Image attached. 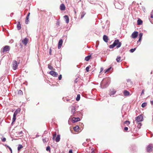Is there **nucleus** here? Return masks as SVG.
<instances>
[{"mask_svg":"<svg viewBox=\"0 0 153 153\" xmlns=\"http://www.w3.org/2000/svg\"><path fill=\"white\" fill-rule=\"evenodd\" d=\"M60 135L59 134L58 135L55 139V141L56 142H59L60 140Z\"/></svg>","mask_w":153,"mask_h":153,"instance_id":"aec40b11","label":"nucleus"},{"mask_svg":"<svg viewBox=\"0 0 153 153\" xmlns=\"http://www.w3.org/2000/svg\"><path fill=\"white\" fill-rule=\"evenodd\" d=\"M30 13L29 12L27 14L26 18V20L25 21V23L26 24H27L29 22V18L30 15Z\"/></svg>","mask_w":153,"mask_h":153,"instance_id":"4468645a","label":"nucleus"},{"mask_svg":"<svg viewBox=\"0 0 153 153\" xmlns=\"http://www.w3.org/2000/svg\"><path fill=\"white\" fill-rule=\"evenodd\" d=\"M10 47L8 45L5 46L1 50V52L4 53L10 50Z\"/></svg>","mask_w":153,"mask_h":153,"instance_id":"39448f33","label":"nucleus"},{"mask_svg":"<svg viewBox=\"0 0 153 153\" xmlns=\"http://www.w3.org/2000/svg\"><path fill=\"white\" fill-rule=\"evenodd\" d=\"M138 33V32L137 31L134 32L131 35V37L133 39L136 38L137 36Z\"/></svg>","mask_w":153,"mask_h":153,"instance_id":"423d86ee","label":"nucleus"},{"mask_svg":"<svg viewBox=\"0 0 153 153\" xmlns=\"http://www.w3.org/2000/svg\"><path fill=\"white\" fill-rule=\"evenodd\" d=\"M91 57V55L88 56H86L85 58V61H88L90 59Z\"/></svg>","mask_w":153,"mask_h":153,"instance_id":"5701e85b","label":"nucleus"},{"mask_svg":"<svg viewBox=\"0 0 153 153\" xmlns=\"http://www.w3.org/2000/svg\"><path fill=\"white\" fill-rule=\"evenodd\" d=\"M60 8L61 10H65V7L64 4H61L60 6Z\"/></svg>","mask_w":153,"mask_h":153,"instance_id":"f3484780","label":"nucleus"},{"mask_svg":"<svg viewBox=\"0 0 153 153\" xmlns=\"http://www.w3.org/2000/svg\"><path fill=\"white\" fill-rule=\"evenodd\" d=\"M80 120V119L79 117H73L72 118V121L73 123H75L77 122L78 121H79Z\"/></svg>","mask_w":153,"mask_h":153,"instance_id":"dca6fc26","label":"nucleus"},{"mask_svg":"<svg viewBox=\"0 0 153 153\" xmlns=\"http://www.w3.org/2000/svg\"><path fill=\"white\" fill-rule=\"evenodd\" d=\"M151 103L152 105H153V101H151Z\"/></svg>","mask_w":153,"mask_h":153,"instance_id":"3c124183","label":"nucleus"},{"mask_svg":"<svg viewBox=\"0 0 153 153\" xmlns=\"http://www.w3.org/2000/svg\"><path fill=\"white\" fill-rule=\"evenodd\" d=\"M19 93L20 94H22V92L21 90H20L19 91Z\"/></svg>","mask_w":153,"mask_h":153,"instance_id":"a18cd8bd","label":"nucleus"},{"mask_svg":"<svg viewBox=\"0 0 153 153\" xmlns=\"http://www.w3.org/2000/svg\"><path fill=\"white\" fill-rule=\"evenodd\" d=\"M130 122L128 121H125L124 122V124H127V126H128L129 124H130Z\"/></svg>","mask_w":153,"mask_h":153,"instance_id":"c85d7f7f","label":"nucleus"},{"mask_svg":"<svg viewBox=\"0 0 153 153\" xmlns=\"http://www.w3.org/2000/svg\"><path fill=\"white\" fill-rule=\"evenodd\" d=\"M17 67L18 65L17 62L16 60H14L13 64V68L14 70H15L17 69Z\"/></svg>","mask_w":153,"mask_h":153,"instance_id":"0eeeda50","label":"nucleus"},{"mask_svg":"<svg viewBox=\"0 0 153 153\" xmlns=\"http://www.w3.org/2000/svg\"><path fill=\"white\" fill-rule=\"evenodd\" d=\"M142 124L140 123H139L137 126L138 127L140 128V127L141 126Z\"/></svg>","mask_w":153,"mask_h":153,"instance_id":"79ce46f5","label":"nucleus"},{"mask_svg":"<svg viewBox=\"0 0 153 153\" xmlns=\"http://www.w3.org/2000/svg\"><path fill=\"white\" fill-rule=\"evenodd\" d=\"M137 25H141L142 24L143 22L141 20L139 19L137 21Z\"/></svg>","mask_w":153,"mask_h":153,"instance_id":"4be33fe9","label":"nucleus"},{"mask_svg":"<svg viewBox=\"0 0 153 153\" xmlns=\"http://www.w3.org/2000/svg\"><path fill=\"white\" fill-rule=\"evenodd\" d=\"M103 39L104 41L106 42H108L109 40L108 36L106 35H104L103 36Z\"/></svg>","mask_w":153,"mask_h":153,"instance_id":"ddd939ff","label":"nucleus"},{"mask_svg":"<svg viewBox=\"0 0 153 153\" xmlns=\"http://www.w3.org/2000/svg\"><path fill=\"white\" fill-rule=\"evenodd\" d=\"M146 150L148 152H150L153 151V146L152 144H149L146 148Z\"/></svg>","mask_w":153,"mask_h":153,"instance_id":"20e7f679","label":"nucleus"},{"mask_svg":"<svg viewBox=\"0 0 153 153\" xmlns=\"http://www.w3.org/2000/svg\"><path fill=\"white\" fill-rule=\"evenodd\" d=\"M75 108L74 106H72L71 108V113L73 114V115L74 116H76L75 115L76 113H75Z\"/></svg>","mask_w":153,"mask_h":153,"instance_id":"1a4fd4ad","label":"nucleus"},{"mask_svg":"<svg viewBox=\"0 0 153 153\" xmlns=\"http://www.w3.org/2000/svg\"><path fill=\"white\" fill-rule=\"evenodd\" d=\"M65 21L67 23H68L69 22V18L67 15H65L64 16Z\"/></svg>","mask_w":153,"mask_h":153,"instance_id":"a211bd4d","label":"nucleus"},{"mask_svg":"<svg viewBox=\"0 0 153 153\" xmlns=\"http://www.w3.org/2000/svg\"><path fill=\"white\" fill-rule=\"evenodd\" d=\"M48 68L49 69L51 70H53V67L52 66H51V65H48Z\"/></svg>","mask_w":153,"mask_h":153,"instance_id":"2f4dec72","label":"nucleus"},{"mask_svg":"<svg viewBox=\"0 0 153 153\" xmlns=\"http://www.w3.org/2000/svg\"><path fill=\"white\" fill-rule=\"evenodd\" d=\"M90 68V67L89 66L87 67L86 68V71L88 72L89 71V69Z\"/></svg>","mask_w":153,"mask_h":153,"instance_id":"4c0bfd02","label":"nucleus"},{"mask_svg":"<svg viewBox=\"0 0 153 153\" xmlns=\"http://www.w3.org/2000/svg\"><path fill=\"white\" fill-rule=\"evenodd\" d=\"M121 45L122 43L119 42L118 39H116L112 45H109V47L110 48H113L116 46L117 48H118L121 47Z\"/></svg>","mask_w":153,"mask_h":153,"instance_id":"f257e3e1","label":"nucleus"},{"mask_svg":"<svg viewBox=\"0 0 153 153\" xmlns=\"http://www.w3.org/2000/svg\"><path fill=\"white\" fill-rule=\"evenodd\" d=\"M136 49L135 48H133V49H131L130 50V51L131 52H134L135 50Z\"/></svg>","mask_w":153,"mask_h":153,"instance_id":"e433bc0d","label":"nucleus"},{"mask_svg":"<svg viewBox=\"0 0 153 153\" xmlns=\"http://www.w3.org/2000/svg\"><path fill=\"white\" fill-rule=\"evenodd\" d=\"M51 50L50 49V53H51Z\"/></svg>","mask_w":153,"mask_h":153,"instance_id":"5fc2aeb1","label":"nucleus"},{"mask_svg":"<svg viewBox=\"0 0 153 153\" xmlns=\"http://www.w3.org/2000/svg\"><path fill=\"white\" fill-rule=\"evenodd\" d=\"M69 153H73L72 150V149L70 150L69 152Z\"/></svg>","mask_w":153,"mask_h":153,"instance_id":"49530a36","label":"nucleus"},{"mask_svg":"<svg viewBox=\"0 0 153 153\" xmlns=\"http://www.w3.org/2000/svg\"><path fill=\"white\" fill-rule=\"evenodd\" d=\"M22 133V131H21L20 132H19V134H21Z\"/></svg>","mask_w":153,"mask_h":153,"instance_id":"603ef678","label":"nucleus"},{"mask_svg":"<svg viewBox=\"0 0 153 153\" xmlns=\"http://www.w3.org/2000/svg\"><path fill=\"white\" fill-rule=\"evenodd\" d=\"M49 74L54 77H57L58 75L57 73L54 71H51L49 72Z\"/></svg>","mask_w":153,"mask_h":153,"instance_id":"6e6552de","label":"nucleus"},{"mask_svg":"<svg viewBox=\"0 0 153 153\" xmlns=\"http://www.w3.org/2000/svg\"><path fill=\"white\" fill-rule=\"evenodd\" d=\"M62 78V76L61 74L58 77V79L59 80H60Z\"/></svg>","mask_w":153,"mask_h":153,"instance_id":"ea45409f","label":"nucleus"},{"mask_svg":"<svg viewBox=\"0 0 153 153\" xmlns=\"http://www.w3.org/2000/svg\"><path fill=\"white\" fill-rule=\"evenodd\" d=\"M111 67H110L108 69H107L108 71H109L111 69Z\"/></svg>","mask_w":153,"mask_h":153,"instance_id":"de8ad7c7","label":"nucleus"},{"mask_svg":"<svg viewBox=\"0 0 153 153\" xmlns=\"http://www.w3.org/2000/svg\"><path fill=\"white\" fill-rule=\"evenodd\" d=\"M1 140L2 142H4L6 141V139L4 137H2L1 138Z\"/></svg>","mask_w":153,"mask_h":153,"instance_id":"72a5a7b5","label":"nucleus"},{"mask_svg":"<svg viewBox=\"0 0 153 153\" xmlns=\"http://www.w3.org/2000/svg\"><path fill=\"white\" fill-rule=\"evenodd\" d=\"M80 94H79L77 95V97L76 98V101H79L80 100Z\"/></svg>","mask_w":153,"mask_h":153,"instance_id":"cd10ccee","label":"nucleus"},{"mask_svg":"<svg viewBox=\"0 0 153 153\" xmlns=\"http://www.w3.org/2000/svg\"><path fill=\"white\" fill-rule=\"evenodd\" d=\"M48 139L46 138L42 139V141L44 142H46L48 141Z\"/></svg>","mask_w":153,"mask_h":153,"instance_id":"c756f323","label":"nucleus"},{"mask_svg":"<svg viewBox=\"0 0 153 153\" xmlns=\"http://www.w3.org/2000/svg\"><path fill=\"white\" fill-rule=\"evenodd\" d=\"M123 94L125 96H128L130 95L129 92L128 91L126 90L124 91Z\"/></svg>","mask_w":153,"mask_h":153,"instance_id":"6ab92c4d","label":"nucleus"},{"mask_svg":"<svg viewBox=\"0 0 153 153\" xmlns=\"http://www.w3.org/2000/svg\"><path fill=\"white\" fill-rule=\"evenodd\" d=\"M28 40L27 39L25 38L22 41V43L25 45H26L27 43Z\"/></svg>","mask_w":153,"mask_h":153,"instance_id":"f8f14e48","label":"nucleus"},{"mask_svg":"<svg viewBox=\"0 0 153 153\" xmlns=\"http://www.w3.org/2000/svg\"><path fill=\"white\" fill-rule=\"evenodd\" d=\"M5 146H6L9 149V150H10V151L11 152V153H12V149H11V148L10 147H9V146H7L6 145H5Z\"/></svg>","mask_w":153,"mask_h":153,"instance_id":"473e14b6","label":"nucleus"},{"mask_svg":"<svg viewBox=\"0 0 153 153\" xmlns=\"http://www.w3.org/2000/svg\"><path fill=\"white\" fill-rule=\"evenodd\" d=\"M128 128L127 127H125L124 128V129L125 131H127L128 130Z\"/></svg>","mask_w":153,"mask_h":153,"instance_id":"c03bdc74","label":"nucleus"},{"mask_svg":"<svg viewBox=\"0 0 153 153\" xmlns=\"http://www.w3.org/2000/svg\"><path fill=\"white\" fill-rule=\"evenodd\" d=\"M147 105V103L146 102H144L142 104L141 106L143 108H144Z\"/></svg>","mask_w":153,"mask_h":153,"instance_id":"7c9ffc66","label":"nucleus"},{"mask_svg":"<svg viewBox=\"0 0 153 153\" xmlns=\"http://www.w3.org/2000/svg\"><path fill=\"white\" fill-rule=\"evenodd\" d=\"M17 27L18 30H20L21 28V25L19 22L17 24Z\"/></svg>","mask_w":153,"mask_h":153,"instance_id":"b1692460","label":"nucleus"},{"mask_svg":"<svg viewBox=\"0 0 153 153\" xmlns=\"http://www.w3.org/2000/svg\"><path fill=\"white\" fill-rule=\"evenodd\" d=\"M143 120V117L142 115L140 114L139 116L136 117L135 118V121L137 123L140 122L142 121Z\"/></svg>","mask_w":153,"mask_h":153,"instance_id":"7ed1b4c3","label":"nucleus"},{"mask_svg":"<svg viewBox=\"0 0 153 153\" xmlns=\"http://www.w3.org/2000/svg\"><path fill=\"white\" fill-rule=\"evenodd\" d=\"M73 129L77 133H78L80 132L79 127L77 126L73 128Z\"/></svg>","mask_w":153,"mask_h":153,"instance_id":"9d476101","label":"nucleus"},{"mask_svg":"<svg viewBox=\"0 0 153 153\" xmlns=\"http://www.w3.org/2000/svg\"><path fill=\"white\" fill-rule=\"evenodd\" d=\"M144 94V90H143L142 91V92H141V94Z\"/></svg>","mask_w":153,"mask_h":153,"instance_id":"09e8293b","label":"nucleus"},{"mask_svg":"<svg viewBox=\"0 0 153 153\" xmlns=\"http://www.w3.org/2000/svg\"><path fill=\"white\" fill-rule=\"evenodd\" d=\"M46 150L47 151H50V147L49 146H48L46 147Z\"/></svg>","mask_w":153,"mask_h":153,"instance_id":"f704fd0d","label":"nucleus"},{"mask_svg":"<svg viewBox=\"0 0 153 153\" xmlns=\"http://www.w3.org/2000/svg\"><path fill=\"white\" fill-rule=\"evenodd\" d=\"M56 132H55V134H53V140L54 138L56 136Z\"/></svg>","mask_w":153,"mask_h":153,"instance_id":"58836bf2","label":"nucleus"},{"mask_svg":"<svg viewBox=\"0 0 153 153\" xmlns=\"http://www.w3.org/2000/svg\"><path fill=\"white\" fill-rule=\"evenodd\" d=\"M62 43H63L62 40V39H60L59 40V42L58 44V49H59L61 48L62 46Z\"/></svg>","mask_w":153,"mask_h":153,"instance_id":"9b49d317","label":"nucleus"},{"mask_svg":"<svg viewBox=\"0 0 153 153\" xmlns=\"http://www.w3.org/2000/svg\"><path fill=\"white\" fill-rule=\"evenodd\" d=\"M75 13H76V11H75Z\"/></svg>","mask_w":153,"mask_h":153,"instance_id":"6e6d98bb","label":"nucleus"},{"mask_svg":"<svg viewBox=\"0 0 153 153\" xmlns=\"http://www.w3.org/2000/svg\"><path fill=\"white\" fill-rule=\"evenodd\" d=\"M86 13L85 12H82L81 13V18L82 19L85 14Z\"/></svg>","mask_w":153,"mask_h":153,"instance_id":"a878e982","label":"nucleus"},{"mask_svg":"<svg viewBox=\"0 0 153 153\" xmlns=\"http://www.w3.org/2000/svg\"><path fill=\"white\" fill-rule=\"evenodd\" d=\"M151 17L152 18H153V10L151 13Z\"/></svg>","mask_w":153,"mask_h":153,"instance_id":"a19ab883","label":"nucleus"},{"mask_svg":"<svg viewBox=\"0 0 153 153\" xmlns=\"http://www.w3.org/2000/svg\"><path fill=\"white\" fill-rule=\"evenodd\" d=\"M108 72V71L107 70H106L105 71V73H106L107 72Z\"/></svg>","mask_w":153,"mask_h":153,"instance_id":"864d4df0","label":"nucleus"},{"mask_svg":"<svg viewBox=\"0 0 153 153\" xmlns=\"http://www.w3.org/2000/svg\"><path fill=\"white\" fill-rule=\"evenodd\" d=\"M20 111V108H18L15 111L13 115V117L12 119L13 123L16 120V117L18 114L19 113Z\"/></svg>","mask_w":153,"mask_h":153,"instance_id":"f03ea898","label":"nucleus"},{"mask_svg":"<svg viewBox=\"0 0 153 153\" xmlns=\"http://www.w3.org/2000/svg\"><path fill=\"white\" fill-rule=\"evenodd\" d=\"M23 148V146H22V145L19 144L18 146V151H19L21 149Z\"/></svg>","mask_w":153,"mask_h":153,"instance_id":"bb28decb","label":"nucleus"},{"mask_svg":"<svg viewBox=\"0 0 153 153\" xmlns=\"http://www.w3.org/2000/svg\"><path fill=\"white\" fill-rule=\"evenodd\" d=\"M105 81V80L104 79H103L102 80V81L101 82V85L102 86V85H103V84L104 83V82Z\"/></svg>","mask_w":153,"mask_h":153,"instance_id":"37998d69","label":"nucleus"},{"mask_svg":"<svg viewBox=\"0 0 153 153\" xmlns=\"http://www.w3.org/2000/svg\"><path fill=\"white\" fill-rule=\"evenodd\" d=\"M56 24L57 27L59 26L60 25V22L58 20L57 21Z\"/></svg>","mask_w":153,"mask_h":153,"instance_id":"c9c22d12","label":"nucleus"},{"mask_svg":"<svg viewBox=\"0 0 153 153\" xmlns=\"http://www.w3.org/2000/svg\"><path fill=\"white\" fill-rule=\"evenodd\" d=\"M116 60L117 62H120L122 61L121 58L120 56H117Z\"/></svg>","mask_w":153,"mask_h":153,"instance_id":"412c9836","label":"nucleus"},{"mask_svg":"<svg viewBox=\"0 0 153 153\" xmlns=\"http://www.w3.org/2000/svg\"><path fill=\"white\" fill-rule=\"evenodd\" d=\"M105 153H107V152H105Z\"/></svg>","mask_w":153,"mask_h":153,"instance_id":"4d7b16f0","label":"nucleus"},{"mask_svg":"<svg viewBox=\"0 0 153 153\" xmlns=\"http://www.w3.org/2000/svg\"><path fill=\"white\" fill-rule=\"evenodd\" d=\"M116 93V91L115 90H114V89H112L111 91L110 92V94L111 95H114V94Z\"/></svg>","mask_w":153,"mask_h":153,"instance_id":"393cba45","label":"nucleus"},{"mask_svg":"<svg viewBox=\"0 0 153 153\" xmlns=\"http://www.w3.org/2000/svg\"><path fill=\"white\" fill-rule=\"evenodd\" d=\"M103 71V69L102 68H101L100 69V72H102Z\"/></svg>","mask_w":153,"mask_h":153,"instance_id":"8fccbe9b","label":"nucleus"},{"mask_svg":"<svg viewBox=\"0 0 153 153\" xmlns=\"http://www.w3.org/2000/svg\"><path fill=\"white\" fill-rule=\"evenodd\" d=\"M143 34L142 33H140L139 34V39L138 41L137 42V44H138L139 43H140L141 40L142 36H143Z\"/></svg>","mask_w":153,"mask_h":153,"instance_id":"2eb2a0df","label":"nucleus"}]
</instances>
